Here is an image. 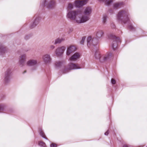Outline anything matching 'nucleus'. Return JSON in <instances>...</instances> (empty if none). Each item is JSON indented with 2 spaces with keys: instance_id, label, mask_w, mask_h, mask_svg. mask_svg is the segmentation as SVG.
Returning a JSON list of instances; mask_svg holds the SVG:
<instances>
[{
  "instance_id": "f257e3e1",
  "label": "nucleus",
  "mask_w": 147,
  "mask_h": 147,
  "mask_svg": "<svg viewBox=\"0 0 147 147\" xmlns=\"http://www.w3.org/2000/svg\"><path fill=\"white\" fill-rule=\"evenodd\" d=\"M92 12L90 7H87L85 9L83 15L81 16V12L80 11H72L69 12L67 16L71 20H75L78 23H84L90 19V15Z\"/></svg>"
},
{
  "instance_id": "f03ea898",
  "label": "nucleus",
  "mask_w": 147,
  "mask_h": 147,
  "mask_svg": "<svg viewBox=\"0 0 147 147\" xmlns=\"http://www.w3.org/2000/svg\"><path fill=\"white\" fill-rule=\"evenodd\" d=\"M128 13L127 10H122L120 11L117 15V19L121 20L123 23H125L129 21L128 17Z\"/></svg>"
},
{
  "instance_id": "7ed1b4c3",
  "label": "nucleus",
  "mask_w": 147,
  "mask_h": 147,
  "mask_svg": "<svg viewBox=\"0 0 147 147\" xmlns=\"http://www.w3.org/2000/svg\"><path fill=\"white\" fill-rule=\"evenodd\" d=\"M109 38L113 40L112 46L113 50H115L117 47L118 43H120L121 40L119 38L117 37L112 34H110L108 36Z\"/></svg>"
},
{
  "instance_id": "20e7f679",
  "label": "nucleus",
  "mask_w": 147,
  "mask_h": 147,
  "mask_svg": "<svg viewBox=\"0 0 147 147\" xmlns=\"http://www.w3.org/2000/svg\"><path fill=\"white\" fill-rule=\"evenodd\" d=\"M80 68L78 65L77 64L70 63L68 65L65 66L63 70V73H66L68 72L71 69H76Z\"/></svg>"
},
{
  "instance_id": "39448f33",
  "label": "nucleus",
  "mask_w": 147,
  "mask_h": 147,
  "mask_svg": "<svg viewBox=\"0 0 147 147\" xmlns=\"http://www.w3.org/2000/svg\"><path fill=\"white\" fill-rule=\"evenodd\" d=\"M44 5L49 8H52L56 5L55 0H45Z\"/></svg>"
},
{
  "instance_id": "423d86ee",
  "label": "nucleus",
  "mask_w": 147,
  "mask_h": 147,
  "mask_svg": "<svg viewBox=\"0 0 147 147\" xmlns=\"http://www.w3.org/2000/svg\"><path fill=\"white\" fill-rule=\"evenodd\" d=\"M91 36H89L87 39V45L88 47H90L92 45L95 46L98 44V40L95 38H93L92 40Z\"/></svg>"
},
{
  "instance_id": "0eeeda50",
  "label": "nucleus",
  "mask_w": 147,
  "mask_h": 147,
  "mask_svg": "<svg viewBox=\"0 0 147 147\" xmlns=\"http://www.w3.org/2000/svg\"><path fill=\"white\" fill-rule=\"evenodd\" d=\"M88 0H78L75 1L76 6L77 7H80L86 4L88 2Z\"/></svg>"
},
{
  "instance_id": "6e6552de",
  "label": "nucleus",
  "mask_w": 147,
  "mask_h": 147,
  "mask_svg": "<svg viewBox=\"0 0 147 147\" xmlns=\"http://www.w3.org/2000/svg\"><path fill=\"white\" fill-rule=\"evenodd\" d=\"M76 48L75 46L74 45H71L68 48L66 54L67 55H69L71 53L74 52L76 51Z\"/></svg>"
},
{
  "instance_id": "1a4fd4ad",
  "label": "nucleus",
  "mask_w": 147,
  "mask_h": 147,
  "mask_svg": "<svg viewBox=\"0 0 147 147\" xmlns=\"http://www.w3.org/2000/svg\"><path fill=\"white\" fill-rule=\"evenodd\" d=\"M42 59L45 63H49L51 62V59L49 55H45L43 56Z\"/></svg>"
},
{
  "instance_id": "9d476101",
  "label": "nucleus",
  "mask_w": 147,
  "mask_h": 147,
  "mask_svg": "<svg viewBox=\"0 0 147 147\" xmlns=\"http://www.w3.org/2000/svg\"><path fill=\"white\" fill-rule=\"evenodd\" d=\"M65 48L62 47L61 48L57 49L56 51V54L58 56H60L62 55L65 50Z\"/></svg>"
},
{
  "instance_id": "9b49d317",
  "label": "nucleus",
  "mask_w": 147,
  "mask_h": 147,
  "mask_svg": "<svg viewBox=\"0 0 147 147\" xmlns=\"http://www.w3.org/2000/svg\"><path fill=\"white\" fill-rule=\"evenodd\" d=\"M80 56V55L79 53H76L70 58L69 59L70 61H75L79 59Z\"/></svg>"
},
{
  "instance_id": "f8f14e48",
  "label": "nucleus",
  "mask_w": 147,
  "mask_h": 147,
  "mask_svg": "<svg viewBox=\"0 0 147 147\" xmlns=\"http://www.w3.org/2000/svg\"><path fill=\"white\" fill-rule=\"evenodd\" d=\"M110 56V54L109 53L101 56V57L100 59V61L103 62L108 60L109 59Z\"/></svg>"
},
{
  "instance_id": "ddd939ff",
  "label": "nucleus",
  "mask_w": 147,
  "mask_h": 147,
  "mask_svg": "<svg viewBox=\"0 0 147 147\" xmlns=\"http://www.w3.org/2000/svg\"><path fill=\"white\" fill-rule=\"evenodd\" d=\"M37 63V61L36 60H30L28 61L27 65L29 66H32L36 65Z\"/></svg>"
},
{
  "instance_id": "4468645a",
  "label": "nucleus",
  "mask_w": 147,
  "mask_h": 147,
  "mask_svg": "<svg viewBox=\"0 0 147 147\" xmlns=\"http://www.w3.org/2000/svg\"><path fill=\"white\" fill-rule=\"evenodd\" d=\"M26 55H22L19 58V62L20 64L22 65H24L26 59Z\"/></svg>"
},
{
  "instance_id": "2eb2a0df",
  "label": "nucleus",
  "mask_w": 147,
  "mask_h": 147,
  "mask_svg": "<svg viewBox=\"0 0 147 147\" xmlns=\"http://www.w3.org/2000/svg\"><path fill=\"white\" fill-rule=\"evenodd\" d=\"M103 33L102 30H99L96 32V35L97 37L100 38L103 35Z\"/></svg>"
},
{
  "instance_id": "dca6fc26",
  "label": "nucleus",
  "mask_w": 147,
  "mask_h": 147,
  "mask_svg": "<svg viewBox=\"0 0 147 147\" xmlns=\"http://www.w3.org/2000/svg\"><path fill=\"white\" fill-rule=\"evenodd\" d=\"M122 4V3H116L114 4V7L116 9L119 8L121 7Z\"/></svg>"
},
{
  "instance_id": "f3484780",
  "label": "nucleus",
  "mask_w": 147,
  "mask_h": 147,
  "mask_svg": "<svg viewBox=\"0 0 147 147\" xmlns=\"http://www.w3.org/2000/svg\"><path fill=\"white\" fill-rule=\"evenodd\" d=\"M95 56L96 59H99L100 61V59L101 58V56L100 53L99 51H97L96 52Z\"/></svg>"
},
{
  "instance_id": "a211bd4d",
  "label": "nucleus",
  "mask_w": 147,
  "mask_h": 147,
  "mask_svg": "<svg viewBox=\"0 0 147 147\" xmlns=\"http://www.w3.org/2000/svg\"><path fill=\"white\" fill-rule=\"evenodd\" d=\"M64 40V39L63 38H58L56 40L55 44H57V43H59Z\"/></svg>"
},
{
  "instance_id": "6ab92c4d",
  "label": "nucleus",
  "mask_w": 147,
  "mask_h": 147,
  "mask_svg": "<svg viewBox=\"0 0 147 147\" xmlns=\"http://www.w3.org/2000/svg\"><path fill=\"white\" fill-rule=\"evenodd\" d=\"M40 135L41 136H42V137H43V138H44L46 139H47V138L45 136V134H44V132L42 131V130H40Z\"/></svg>"
},
{
  "instance_id": "aec40b11",
  "label": "nucleus",
  "mask_w": 147,
  "mask_h": 147,
  "mask_svg": "<svg viewBox=\"0 0 147 147\" xmlns=\"http://www.w3.org/2000/svg\"><path fill=\"white\" fill-rule=\"evenodd\" d=\"M62 64V62L60 61H56L55 63V65L56 67H60Z\"/></svg>"
},
{
  "instance_id": "412c9836",
  "label": "nucleus",
  "mask_w": 147,
  "mask_h": 147,
  "mask_svg": "<svg viewBox=\"0 0 147 147\" xmlns=\"http://www.w3.org/2000/svg\"><path fill=\"white\" fill-rule=\"evenodd\" d=\"M39 145L43 147H46L45 144L42 141H40L38 144Z\"/></svg>"
},
{
  "instance_id": "4be33fe9",
  "label": "nucleus",
  "mask_w": 147,
  "mask_h": 147,
  "mask_svg": "<svg viewBox=\"0 0 147 147\" xmlns=\"http://www.w3.org/2000/svg\"><path fill=\"white\" fill-rule=\"evenodd\" d=\"M73 8V5L71 3H69L68 4V10H71Z\"/></svg>"
},
{
  "instance_id": "5701e85b",
  "label": "nucleus",
  "mask_w": 147,
  "mask_h": 147,
  "mask_svg": "<svg viewBox=\"0 0 147 147\" xmlns=\"http://www.w3.org/2000/svg\"><path fill=\"white\" fill-rule=\"evenodd\" d=\"M86 39V37H83L82 38V39L80 41V43L82 44H84V40Z\"/></svg>"
},
{
  "instance_id": "b1692460",
  "label": "nucleus",
  "mask_w": 147,
  "mask_h": 147,
  "mask_svg": "<svg viewBox=\"0 0 147 147\" xmlns=\"http://www.w3.org/2000/svg\"><path fill=\"white\" fill-rule=\"evenodd\" d=\"M129 28L131 30H135V28L132 25H130L129 26Z\"/></svg>"
},
{
  "instance_id": "393cba45",
  "label": "nucleus",
  "mask_w": 147,
  "mask_h": 147,
  "mask_svg": "<svg viewBox=\"0 0 147 147\" xmlns=\"http://www.w3.org/2000/svg\"><path fill=\"white\" fill-rule=\"evenodd\" d=\"M111 82L112 84H116V81L115 80L112 78L111 80Z\"/></svg>"
},
{
  "instance_id": "a878e982",
  "label": "nucleus",
  "mask_w": 147,
  "mask_h": 147,
  "mask_svg": "<svg viewBox=\"0 0 147 147\" xmlns=\"http://www.w3.org/2000/svg\"><path fill=\"white\" fill-rule=\"evenodd\" d=\"M106 18H107V17L106 16H104L103 17V22L104 23H105V22H106Z\"/></svg>"
},
{
  "instance_id": "bb28decb",
  "label": "nucleus",
  "mask_w": 147,
  "mask_h": 147,
  "mask_svg": "<svg viewBox=\"0 0 147 147\" xmlns=\"http://www.w3.org/2000/svg\"><path fill=\"white\" fill-rule=\"evenodd\" d=\"M36 20H35L33 24V25L31 26V28H33L34 26H35L36 24H35V23L36 21Z\"/></svg>"
},
{
  "instance_id": "cd10ccee",
  "label": "nucleus",
  "mask_w": 147,
  "mask_h": 147,
  "mask_svg": "<svg viewBox=\"0 0 147 147\" xmlns=\"http://www.w3.org/2000/svg\"><path fill=\"white\" fill-rule=\"evenodd\" d=\"M51 147H56L57 146L56 144H55L54 143L50 145Z\"/></svg>"
},
{
  "instance_id": "c85d7f7f",
  "label": "nucleus",
  "mask_w": 147,
  "mask_h": 147,
  "mask_svg": "<svg viewBox=\"0 0 147 147\" xmlns=\"http://www.w3.org/2000/svg\"><path fill=\"white\" fill-rule=\"evenodd\" d=\"M109 133V130H107V131L105 133V135L106 136H107Z\"/></svg>"
},
{
  "instance_id": "c756f323",
  "label": "nucleus",
  "mask_w": 147,
  "mask_h": 147,
  "mask_svg": "<svg viewBox=\"0 0 147 147\" xmlns=\"http://www.w3.org/2000/svg\"><path fill=\"white\" fill-rule=\"evenodd\" d=\"M3 110V109L1 106L0 105V111Z\"/></svg>"
},
{
  "instance_id": "7c9ffc66",
  "label": "nucleus",
  "mask_w": 147,
  "mask_h": 147,
  "mask_svg": "<svg viewBox=\"0 0 147 147\" xmlns=\"http://www.w3.org/2000/svg\"><path fill=\"white\" fill-rule=\"evenodd\" d=\"M8 77H6L5 78V80L6 81V80H8Z\"/></svg>"
},
{
  "instance_id": "2f4dec72",
  "label": "nucleus",
  "mask_w": 147,
  "mask_h": 147,
  "mask_svg": "<svg viewBox=\"0 0 147 147\" xmlns=\"http://www.w3.org/2000/svg\"><path fill=\"white\" fill-rule=\"evenodd\" d=\"M123 147H128L126 145H124Z\"/></svg>"
},
{
  "instance_id": "473e14b6",
  "label": "nucleus",
  "mask_w": 147,
  "mask_h": 147,
  "mask_svg": "<svg viewBox=\"0 0 147 147\" xmlns=\"http://www.w3.org/2000/svg\"><path fill=\"white\" fill-rule=\"evenodd\" d=\"M26 70H25L24 71V72H23V73H26Z\"/></svg>"
},
{
  "instance_id": "72a5a7b5",
  "label": "nucleus",
  "mask_w": 147,
  "mask_h": 147,
  "mask_svg": "<svg viewBox=\"0 0 147 147\" xmlns=\"http://www.w3.org/2000/svg\"><path fill=\"white\" fill-rule=\"evenodd\" d=\"M52 47H53L52 48V49H53L54 48V46H52Z\"/></svg>"
}]
</instances>
